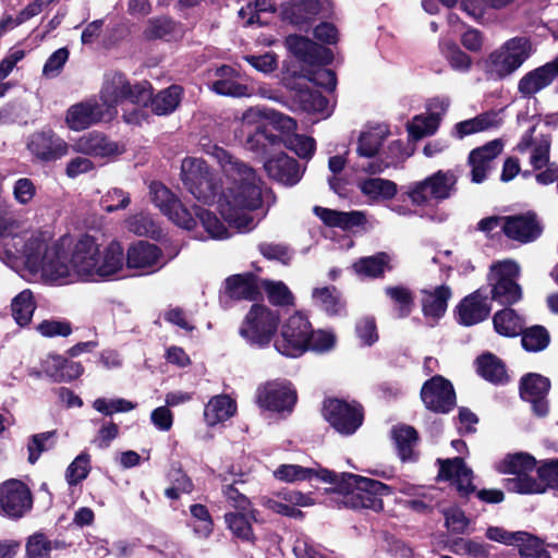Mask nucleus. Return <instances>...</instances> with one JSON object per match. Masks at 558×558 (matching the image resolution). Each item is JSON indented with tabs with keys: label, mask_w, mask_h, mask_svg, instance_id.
<instances>
[{
	"label": "nucleus",
	"mask_w": 558,
	"mask_h": 558,
	"mask_svg": "<svg viewBox=\"0 0 558 558\" xmlns=\"http://www.w3.org/2000/svg\"><path fill=\"white\" fill-rule=\"evenodd\" d=\"M385 291L396 304L399 317H405L411 313L413 307V296L408 288L388 287Z\"/></svg>",
	"instance_id": "59"
},
{
	"label": "nucleus",
	"mask_w": 558,
	"mask_h": 558,
	"mask_svg": "<svg viewBox=\"0 0 558 558\" xmlns=\"http://www.w3.org/2000/svg\"><path fill=\"white\" fill-rule=\"evenodd\" d=\"M438 477L449 481L461 496H469L475 492L473 485V471L468 468L461 458L438 459Z\"/></svg>",
	"instance_id": "20"
},
{
	"label": "nucleus",
	"mask_w": 558,
	"mask_h": 558,
	"mask_svg": "<svg viewBox=\"0 0 558 558\" xmlns=\"http://www.w3.org/2000/svg\"><path fill=\"white\" fill-rule=\"evenodd\" d=\"M105 109L95 98H89L70 106L64 113L65 126L74 132H81L101 122H109Z\"/></svg>",
	"instance_id": "15"
},
{
	"label": "nucleus",
	"mask_w": 558,
	"mask_h": 558,
	"mask_svg": "<svg viewBox=\"0 0 558 558\" xmlns=\"http://www.w3.org/2000/svg\"><path fill=\"white\" fill-rule=\"evenodd\" d=\"M260 504L274 513L293 519H302L304 514L300 508L311 507L315 505V501L308 494L286 489L270 497H263Z\"/></svg>",
	"instance_id": "17"
},
{
	"label": "nucleus",
	"mask_w": 558,
	"mask_h": 558,
	"mask_svg": "<svg viewBox=\"0 0 558 558\" xmlns=\"http://www.w3.org/2000/svg\"><path fill=\"white\" fill-rule=\"evenodd\" d=\"M25 241L21 264L46 283L99 281L123 267V248L118 242H111L101 250L90 235L78 239L63 235L52 240L48 232L43 231H33Z\"/></svg>",
	"instance_id": "1"
},
{
	"label": "nucleus",
	"mask_w": 558,
	"mask_h": 558,
	"mask_svg": "<svg viewBox=\"0 0 558 558\" xmlns=\"http://www.w3.org/2000/svg\"><path fill=\"white\" fill-rule=\"evenodd\" d=\"M183 89L179 85H171L159 92L155 97L150 96L151 111L158 116H165L173 112L181 102Z\"/></svg>",
	"instance_id": "43"
},
{
	"label": "nucleus",
	"mask_w": 558,
	"mask_h": 558,
	"mask_svg": "<svg viewBox=\"0 0 558 558\" xmlns=\"http://www.w3.org/2000/svg\"><path fill=\"white\" fill-rule=\"evenodd\" d=\"M519 266L512 260L498 262L490 267L488 283L493 300L501 304H512L522 298L521 287L517 283Z\"/></svg>",
	"instance_id": "10"
},
{
	"label": "nucleus",
	"mask_w": 558,
	"mask_h": 558,
	"mask_svg": "<svg viewBox=\"0 0 558 558\" xmlns=\"http://www.w3.org/2000/svg\"><path fill=\"white\" fill-rule=\"evenodd\" d=\"M323 413L329 424L342 435H352L363 422V410L355 402L328 399L324 403Z\"/></svg>",
	"instance_id": "11"
},
{
	"label": "nucleus",
	"mask_w": 558,
	"mask_h": 558,
	"mask_svg": "<svg viewBox=\"0 0 558 558\" xmlns=\"http://www.w3.org/2000/svg\"><path fill=\"white\" fill-rule=\"evenodd\" d=\"M269 109L262 107H251L246 109L239 119V133L240 136L246 137V144L250 149H256L254 137H267L266 126L268 123Z\"/></svg>",
	"instance_id": "28"
},
{
	"label": "nucleus",
	"mask_w": 558,
	"mask_h": 558,
	"mask_svg": "<svg viewBox=\"0 0 558 558\" xmlns=\"http://www.w3.org/2000/svg\"><path fill=\"white\" fill-rule=\"evenodd\" d=\"M195 215L210 239L225 240L231 236L228 227H226L215 213L202 207H196Z\"/></svg>",
	"instance_id": "48"
},
{
	"label": "nucleus",
	"mask_w": 558,
	"mask_h": 558,
	"mask_svg": "<svg viewBox=\"0 0 558 558\" xmlns=\"http://www.w3.org/2000/svg\"><path fill=\"white\" fill-rule=\"evenodd\" d=\"M220 166L225 180L218 196V209L231 228L247 232L255 228L253 213L262 209L268 193L255 169L219 146L208 150Z\"/></svg>",
	"instance_id": "2"
},
{
	"label": "nucleus",
	"mask_w": 558,
	"mask_h": 558,
	"mask_svg": "<svg viewBox=\"0 0 558 558\" xmlns=\"http://www.w3.org/2000/svg\"><path fill=\"white\" fill-rule=\"evenodd\" d=\"M323 471L316 472L314 469L303 468L296 464H281L274 471V476L281 482H295L310 480L313 476L322 478Z\"/></svg>",
	"instance_id": "54"
},
{
	"label": "nucleus",
	"mask_w": 558,
	"mask_h": 558,
	"mask_svg": "<svg viewBox=\"0 0 558 558\" xmlns=\"http://www.w3.org/2000/svg\"><path fill=\"white\" fill-rule=\"evenodd\" d=\"M312 301L329 315H338L344 308L341 296L335 287L313 289Z\"/></svg>",
	"instance_id": "46"
},
{
	"label": "nucleus",
	"mask_w": 558,
	"mask_h": 558,
	"mask_svg": "<svg viewBox=\"0 0 558 558\" xmlns=\"http://www.w3.org/2000/svg\"><path fill=\"white\" fill-rule=\"evenodd\" d=\"M126 265L141 275H145L160 269L165 262L162 260L161 251L155 244L140 241L128 250Z\"/></svg>",
	"instance_id": "21"
},
{
	"label": "nucleus",
	"mask_w": 558,
	"mask_h": 558,
	"mask_svg": "<svg viewBox=\"0 0 558 558\" xmlns=\"http://www.w3.org/2000/svg\"><path fill=\"white\" fill-rule=\"evenodd\" d=\"M312 325L300 312L289 316L280 327V333L274 341L275 349L288 357H298L308 350Z\"/></svg>",
	"instance_id": "8"
},
{
	"label": "nucleus",
	"mask_w": 558,
	"mask_h": 558,
	"mask_svg": "<svg viewBox=\"0 0 558 558\" xmlns=\"http://www.w3.org/2000/svg\"><path fill=\"white\" fill-rule=\"evenodd\" d=\"M33 506L29 488L19 480H9L0 484V513L19 519Z\"/></svg>",
	"instance_id": "14"
},
{
	"label": "nucleus",
	"mask_w": 558,
	"mask_h": 558,
	"mask_svg": "<svg viewBox=\"0 0 558 558\" xmlns=\"http://www.w3.org/2000/svg\"><path fill=\"white\" fill-rule=\"evenodd\" d=\"M440 123L438 113H428L425 116H416L408 124V132L414 140L432 135L436 132Z\"/></svg>",
	"instance_id": "53"
},
{
	"label": "nucleus",
	"mask_w": 558,
	"mask_h": 558,
	"mask_svg": "<svg viewBox=\"0 0 558 558\" xmlns=\"http://www.w3.org/2000/svg\"><path fill=\"white\" fill-rule=\"evenodd\" d=\"M280 325V314L264 304H254L244 316L239 335L251 347L264 349L275 341Z\"/></svg>",
	"instance_id": "6"
},
{
	"label": "nucleus",
	"mask_w": 558,
	"mask_h": 558,
	"mask_svg": "<svg viewBox=\"0 0 558 558\" xmlns=\"http://www.w3.org/2000/svg\"><path fill=\"white\" fill-rule=\"evenodd\" d=\"M264 168L269 178L289 186L296 184L304 171L294 158L284 153L271 156L265 161Z\"/></svg>",
	"instance_id": "23"
},
{
	"label": "nucleus",
	"mask_w": 558,
	"mask_h": 558,
	"mask_svg": "<svg viewBox=\"0 0 558 558\" xmlns=\"http://www.w3.org/2000/svg\"><path fill=\"white\" fill-rule=\"evenodd\" d=\"M27 149L37 160L51 162L65 157L70 151V145L53 130L43 129L29 136Z\"/></svg>",
	"instance_id": "13"
},
{
	"label": "nucleus",
	"mask_w": 558,
	"mask_h": 558,
	"mask_svg": "<svg viewBox=\"0 0 558 558\" xmlns=\"http://www.w3.org/2000/svg\"><path fill=\"white\" fill-rule=\"evenodd\" d=\"M534 52L527 37L517 36L504 43L484 61V71L493 80H502L514 73Z\"/></svg>",
	"instance_id": "5"
},
{
	"label": "nucleus",
	"mask_w": 558,
	"mask_h": 558,
	"mask_svg": "<svg viewBox=\"0 0 558 558\" xmlns=\"http://www.w3.org/2000/svg\"><path fill=\"white\" fill-rule=\"evenodd\" d=\"M149 194L151 202L175 225L186 230H192L196 226V219L193 215L162 183L151 182Z\"/></svg>",
	"instance_id": "12"
},
{
	"label": "nucleus",
	"mask_w": 558,
	"mask_h": 558,
	"mask_svg": "<svg viewBox=\"0 0 558 558\" xmlns=\"http://www.w3.org/2000/svg\"><path fill=\"white\" fill-rule=\"evenodd\" d=\"M502 231L508 238L526 243L535 240L542 228L533 215H524L505 217Z\"/></svg>",
	"instance_id": "29"
},
{
	"label": "nucleus",
	"mask_w": 558,
	"mask_h": 558,
	"mask_svg": "<svg viewBox=\"0 0 558 558\" xmlns=\"http://www.w3.org/2000/svg\"><path fill=\"white\" fill-rule=\"evenodd\" d=\"M522 345L525 350L537 352L547 348L549 335L542 326H534L525 331L522 330Z\"/></svg>",
	"instance_id": "57"
},
{
	"label": "nucleus",
	"mask_w": 558,
	"mask_h": 558,
	"mask_svg": "<svg viewBox=\"0 0 558 558\" xmlns=\"http://www.w3.org/2000/svg\"><path fill=\"white\" fill-rule=\"evenodd\" d=\"M46 372L56 381H71L83 374V367L77 362L53 355L46 362Z\"/></svg>",
	"instance_id": "41"
},
{
	"label": "nucleus",
	"mask_w": 558,
	"mask_h": 558,
	"mask_svg": "<svg viewBox=\"0 0 558 558\" xmlns=\"http://www.w3.org/2000/svg\"><path fill=\"white\" fill-rule=\"evenodd\" d=\"M215 78L209 84L210 90L228 97H250L253 93L239 82V73L230 65H222L215 70Z\"/></svg>",
	"instance_id": "27"
},
{
	"label": "nucleus",
	"mask_w": 558,
	"mask_h": 558,
	"mask_svg": "<svg viewBox=\"0 0 558 558\" xmlns=\"http://www.w3.org/2000/svg\"><path fill=\"white\" fill-rule=\"evenodd\" d=\"M235 412V401L227 395H219L208 401L204 410V416L206 423L214 426L229 420Z\"/></svg>",
	"instance_id": "38"
},
{
	"label": "nucleus",
	"mask_w": 558,
	"mask_h": 558,
	"mask_svg": "<svg viewBox=\"0 0 558 558\" xmlns=\"http://www.w3.org/2000/svg\"><path fill=\"white\" fill-rule=\"evenodd\" d=\"M436 201L449 198L456 192L457 175L453 171L439 170L426 178Z\"/></svg>",
	"instance_id": "44"
},
{
	"label": "nucleus",
	"mask_w": 558,
	"mask_h": 558,
	"mask_svg": "<svg viewBox=\"0 0 558 558\" xmlns=\"http://www.w3.org/2000/svg\"><path fill=\"white\" fill-rule=\"evenodd\" d=\"M495 330L505 337H515L523 330L524 320L514 310L505 308L497 312L493 318Z\"/></svg>",
	"instance_id": "45"
},
{
	"label": "nucleus",
	"mask_w": 558,
	"mask_h": 558,
	"mask_svg": "<svg viewBox=\"0 0 558 558\" xmlns=\"http://www.w3.org/2000/svg\"><path fill=\"white\" fill-rule=\"evenodd\" d=\"M536 468V460L529 453L518 452L508 454L499 464L498 470L501 473L515 475L512 478L505 480V487L509 492L518 494H542L544 485L538 483L530 473Z\"/></svg>",
	"instance_id": "7"
},
{
	"label": "nucleus",
	"mask_w": 558,
	"mask_h": 558,
	"mask_svg": "<svg viewBox=\"0 0 558 558\" xmlns=\"http://www.w3.org/2000/svg\"><path fill=\"white\" fill-rule=\"evenodd\" d=\"M257 404L272 412H291L296 403V391L284 381H269L257 389Z\"/></svg>",
	"instance_id": "16"
},
{
	"label": "nucleus",
	"mask_w": 558,
	"mask_h": 558,
	"mask_svg": "<svg viewBox=\"0 0 558 558\" xmlns=\"http://www.w3.org/2000/svg\"><path fill=\"white\" fill-rule=\"evenodd\" d=\"M54 432H45L33 435L27 444L28 461L35 463L44 451L53 446Z\"/></svg>",
	"instance_id": "62"
},
{
	"label": "nucleus",
	"mask_w": 558,
	"mask_h": 558,
	"mask_svg": "<svg viewBox=\"0 0 558 558\" xmlns=\"http://www.w3.org/2000/svg\"><path fill=\"white\" fill-rule=\"evenodd\" d=\"M322 480L336 484V492L343 495V504L347 507L359 509H372L380 511L384 508L383 497L392 493V489L376 480L352 474H333L329 471H323Z\"/></svg>",
	"instance_id": "3"
},
{
	"label": "nucleus",
	"mask_w": 558,
	"mask_h": 558,
	"mask_svg": "<svg viewBox=\"0 0 558 558\" xmlns=\"http://www.w3.org/2000/svg\"><path fill=\"white\" fill-rule=\"evenodd\" d=\"M388 149L390 153V160L369 162L366 167H363V170L369 173H379L390 165L403 161L407 157H409V154L403 153V144L400 141L391 142L388 146Z\"/></svg>",
	"instance_id": "63"
},
{
	"label": "nucleus",
	"mask_w": 558,
	"mask_h": 558,
	"mask_svg": "<svg viewBox=\"0 0 558 558\" xmlns=\"http://www.w3.org/2000/svg\"><path fill=\"white\" fill-rule=\"evenodd\" d=\"M75 153L93 157H116L125 151L123 144L110 140L101 132H89L80 136L72 145Z\"/></svg>",
	"instance_id": "19"
},
{
	"label": "nucleus",
	"mask_w": 558,
	"mask_h": 558,
	"mask_svg": "<svg viewBox=\"0 0 558 558\" xmlns=\"http://www.w3.org/2000/svg\"><path fill=\"white\" fill-rule=\"evenodd\" d=\"M490 312L486 298L474 292L464 298L458 306L459 322L464 326H472L484 320Z\"/></svg>",
	"instance_id": "30"
},
{
	"label": "nucleus",
	"mask_w": 558,
	"mask_h": 558,
	"mask_svg": "<svg viewBox=\"0 0 558 558\" xmlns=\"http://www.w3.org/2000/svg\"><path fill=\"white\" fill-rule=\"evenodd\" d=\"M227 290L234 299L256 300L260 292V282L252 274L234 275L226 280Z\"/></svg>",
	"instance_id": "37"
},
{
	"label": "nucleus",
	"mask_w": 558,
	"mask_h": 558,
	"mask_svg": "<svg viewBox=\"0 0 558 558\" xmlns=\"http://www.w3.org/2000/svg\"><path fill=\"white\" fill-rule=\"evenodd\" d=\"M421 398L428 410L449 412L456 404V393L449 380L442 376H434L421 389Z\"/></svg>",
	"instance_id": "18"
},
{
	"label": "nucleus",
	"mask_w": 558,
	"mask_h": 558,
	"mask_svg": "<svg viewBox=\"0 0 558 558\" xmlns=\"http://www.w3.org/2000/svg\"><path fill=\"white\" fill-rule=\"evenodd\" d=\"M293 102L299 109L308 113L330 114L328 100L318 92L310 88H300L293 95Z\"/></svg>",
	"instance_id": "40"
},
{
	"label": "nucleus",
	"mask_w": 558,
	"mask_h": 558,
	"mask_svg": "<svg viewBox=\"0 0 558 558\" xmlns=\"http://www.w3.org/2000/svg\"><path fill=\"white\" fill-rule=\"evenodd\" d=\"M535 128L524 133L517 144L520 154L530 153V163L535 170L545 168L549 161L551 138L548 135L539 134L534 136Z\"/></svg>",
	"instance_id": "25"
},
{
	"label": "nucleus",
	"mask_w": 558,
	"mask_h": 558,
	"mask_svg": "<svg viewBox=\"0 0 558 558\" xmlns=\"http://www.w3.org/2000/svg\"><path fill=\"white\" fill-rule=\"evenodd\" d=\"M275 11L276 7L271 0H254L240 9L239 16L245 25H265L268 21L264 15L272 14Z\"/></svg>",
	"instance_id": "47"
},
{
	"label": "nucleus",
	"mask_w": 558,
	"mask_h": 558,
	"mask_svg": "<svg viewBox=\"0 0 558 558\" xmlns=\"http://www.w3.org/2000/svg\"><path fill=\"white\" fill-rule=\"evenodd\" d=\"M357 187L371 202L378 203L392 199L398 193V185L384 178H367L359 181Z\"/></svg>",
	"instance_id": "35"
},
{
	"label": "nucleus",
	"mask_w": 558,
	"mask_h": 558,
	"mask_svg": "<svg viewBox=\"0 0 558 558\" xmlns=\"http://www.w3.org/2000/svg\"><path fill=\"white\" fill-rule=\"evenodd\" d=\"M90 470V457L87 453L78 454L69 465L65 477L70 485H76L85 480Z\"/></svg>",
	"instance_id": "64"
},
{
	"label": "nucleus",
	"mask_w": 558,
	"mask_h": 558,
	"mask_svg": "<svg viewBox=\"0 0 558 558\" xmlns=\"http://www.w3.org/2000/svg\"><path fill=\"white\" fill-rule=\"evenodd\" d=\"M451 290L448 286H439L434 289L422 290V311L426 318L439 319L447 311Z\"/></svg>",
	"instance_id": "32"
},
{
	"label": "nucleus",
	"mask_w": 558,
	"mask_h": 558,
	"mask_svg": "<svg viewBox=\"0 0 558 558\" xmlns=\"http://www.w3.org/2000/svg\"><path fill=\"white\" fill-rule=\"evenodd\" d=\"M389 131L386 125H376L361 133L356 151L359 156L372 158L377 155Z\"/></svg>",
	"instance_id": "39"
},
{
	"label": "nucleus",
	"mask_w": 558,
	"mask_h": 558,
	"mask_svg": "<svg viewBox=\"0 0 558 558\" xmlns=\"http://www.w3.org/2000/svg\"><path fill=\"white\" fill-rule=\"evenodd\" d=\"M181 180L186 190L198 201H214L217 185L207 163L199 158L187 157L181 163Z\"/></svg>",
	"instance_id": "9"
},
{
	"label": "nucleus",
	"mask_w": 558,
	"mask_h": 558,
	"mask_svg": "<svg viewBox=\"0 0 558 558\" xmlns=\"http://www.w3.org/2000/svg\"><path fill=\"white\" fill-rule=\"evenodd\" d=\"M260 287L264 289L268 301L276 306H290L294 304V295L282 281L262 280Z\"/></svg>",
	"instance_id": "51"
},
{
	"label": "nucleus",
	"mask_w": 558,
	"mask_h": 558,
	"mask_svg": "<svg viewBox=\"0 0 558 558\" xmlns=\"http://www.w3.org/2000/svg\"><path fill=\"white\" fill-rule=\"evenodd\" d=\"M477 371L482 377L494 383H501L506 377L505 366L493 354H485L477 360Z\"/></svg>",
	"instance_id": "55"
},
{
	"label": "nucleus",
	"mask_w": 558,
	"mask_h": 558,
	"mask_svg": "<svg viewBox=\"0 0 558 558\" xmlns=\"http://www.w3.org/2000/svg\"><path fill=\"white\" fill-rule=\"evenodd\" d=\"M286 45L298 59L305 63L316 64L324 60L322 52L326 50L308 38L290 35L286 39Z\"/></svg>",
	"instance_id": "36"
},
{
	"label": "nucleus",
	"mask_w": 558,
	"mask_h": 558,
	"mask_svg": "<svg viewBox=\"0 0 558 558\" xmlns=\"http://www.w3.org/2000/svg\"><path fill=\"white\" fill-rule=\"evenodd\" d=\"M441 51L451 68L456 71L468 72L472 65L471 58L464 53L460 48L453 43H445L441 45Z\"/></svg>",
	"instance_id": "60"
},
{
	"label": "nucleus",
	"mask_w": 558,
	"mask_h": 558,
	"mask_svg": "<svg viewBox=\"0 0 558 558\" xmlns=\"http://www.w3.org/2000/svg\"><path fill=\"white\" fill-rule=\"evenodd\" d=\"M502 149V141L494 140L470 153L468 161L471 167V180L473 183L478 184L486 180L493 169L494 160L501 154Z\"/></svg>",
	"instance_id": "22"
},
{
	"label": "nucleus",
	"mask_w": 558,
	"mask_h": 558,
	"mask_svg": "<svg viewBox=\"0 0 558 558\" xmlns=\"http://www.w3.org/2000/svg\"><path fill=\"white\" fill-rule=\"evenodd\" d=\"M179 33L178 24L169 17H158L148 21L144 31L147 39H171Z\"/></svg>",
	"instance_id": "52"
},
{
	"label": "nucleus",
	"mask_w": 558,
	"mask_h": 558,
	"mask_svg": "<svg viewBox=\"0 0 558 558\" xmlns=\"http://www.w3.org/2000/svg\"><path fill=\"white\" fill-rule=\"evenodd\" d=\"M257 510L248 509L246 511H231L225 514V521L232 533L236 538L254 543L255 535L252 527V522L257 521Z\"/></svg>",
	"instance_id": "34"
},
{
	"label": "nucleus",
	"mask_w": 558,
	"mask_h": 558,
	"mask_svg": "<svg viewBox=\"0 0 558 558\" xmlns=\"http://www.w3.org/2000/svg\"><path fill=\"white\" fill-rule=\"evenodd\" d=\"M390 256L387 253H378L374 256L362 257L352 265L354 272L364 278L380 277L390 268Z\"/></svg>",
	"instance_id": "42"
},
{
	"label": "nucleus",
	"mask_w": 558,
	"mask_h": 558,
	"mask_svg": "<svg viewBox=\"0 0 558 558\" xmlns=\"http://www.w3.org/2000/svg\"><path fill=\"white\" fill-rule=\"evenodd\" d=\"M558 77V57L524 74L519 83L518 90L523 97H533Z\"/></svg>",
	"instance_id": "24"
},
{
	"label": "nucleus",
	"mask_w": 558,
	"mask_h": 558,
	"mask_svg": "<svg viewBox=\"0 0 558 558\" xmlns=\"http://www.w3.org/2000/svg\"><path fill=\"white\" fill-rule=\"evenodd\" d=\"M452 551L458 555H468L473 558H488L489 546L471 538H458L451 545Z\"/></svg>",
	"instance_id": "58"
},
{
	"label": "nucleus",
	"mask_w": 558,
	"mask_h": 558,
	"mask_svg": "<svg viewBox=\"0 0 558 558\" xmlns=\"http://www.w3.org/2000/svg\"><path fill=\"white\" fill-rule=\"evenodd\" d=\"M392 437L401 460H412L414 456V447L417 442L416 430L411 426H397L392 429Z\"/></svg>",
	"instance_id": "49"
},
{
	"label": "nucleus",
	"mask_w": 558,
	"mask_h": 558,
	"mask_svg": "<svg viewBox=\"0 0 558 558\" xmlns=\"http://www.w3.org/2000/svg\"><path fill=\"white\" fill-rule=\"evenodd\" d=\"M549 388V379L539 374H527L521 380V397L532 403L533 411L539 416L546 415L548 412L545 398Z\"/></svg>",
	"instance_id": "26"
},
{
	"label": "nucleus",
	"mask_w": 558,
	"mask_h": 558,
	"mask_svg": "<svg viewBox=\"0 0 558 558\" xmlns=\"http://www.w3.org/2000/svg\"><path fill=\"white\" fill-rule=\"evenodd\" d=\"M500 124L501 118L497 111H486L474 118L456 123L452 129V135L461 140L465 136L498 128Z\"/></svg>",
	"instance_id": "31"
},
{
	"label": "nucleus",
	"mask_w": 558,
	"mask_h": 558,
	"mask_svg": "<svg viewBox=\"0 0 558 558\" xmlns=\"http://www.w3.org/2000/svg\"><path fill=\"white\" fill-rule=\"evenodd\" d=\"M11 307L12 315L15 322L20 326L27 325L31 322L34 311L36 308L32 291L24 290L21 293H19L13 299Z\"/></svg>",
	"instance_id": "50"
},
{
	"label": "nucleus",
	"mask_w": 558,
	"mask_h": 558,
	"mask_svg": "<svg viewBox=\"0 0 558 558\" xmlns=\"http://www.w3.org/2000/svg\"><path fill=\"white\" fill-rule=\"evenodd\" d=\"M521 535L523 536L515 541L514 546L519 547V553L523 558H550L549 553L537 537L525 532H521Z\"/></svg>",
	"instance_id": "56"
},
{
	"label": "nucleus",
	"mask_w": 558,
	"mask_h": 558,
	"mask_svg": "<svg viewBox=\"0 0 558 558\" xmlns=\"http://www.w3.org/2000/svg\"><path fill=\"white\" fill-rule=\"evenodd\" d=\"M150 99V84L147 82L132 85L128 78L118 72L105 76L99 93V104L112 120L118 114V106L129 100L133 106H146Z\"/></svg>",
	"instance_id": "4"
},
{
	"label": "nucleus",
	"mask_w": 558,
	"mask_h": 558,
	"mask_svg": "<svg viewBox=\"0 0 558 558\" xmlns=\"http://www.w3.org/2000/svg\"><path fill=\"white\" fill-rule=\"evenodd\" d=\"M284 146L300 158H311L315 151V140L308 136L292 134L283 140Z\"/></svg>",
	"instance_id": "61"
},
{
	"label": "nucleus",
	"mask_w": 558,
	"mask_h": 558,
	"mask_svg": "<svg viewBox=\"0 0 558 558\" xmlns=\"http://www.w3.org/2000/svg\"><path fill=\"white\" fill-rule=\"evenodd\" d=\"M314 213L326 226L343 230L361 226L366 221L365 214L359 210L339 211L316 206Z\"/></svg>",
	"instance_id": "33"
}]
</instances>
